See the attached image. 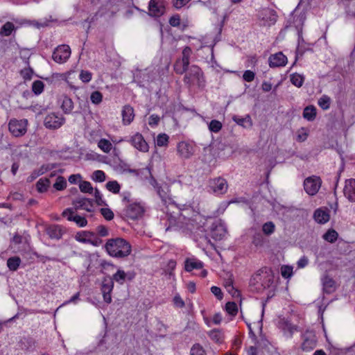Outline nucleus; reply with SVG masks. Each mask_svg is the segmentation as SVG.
Returning a JSON list of instances; mask_svg holds the SVG:
<instances>
[{"label": "nucleus", "mask_w": 355, "mask_h": 355, "mask_svg": "<svg viewBox=\"0 0 355 355\" xmlns=\"http://www.w3.org/2000/svg\"><path fill=\"white\" fill-rule=\"evenodd\" d=\"M316 108L313 105L306 107L303 111V117L309 121H312L316 116Z\"/></svg>", "instance_id": "29"}, {"label": "nucleus", "mask_w": 355, "mask_h": 355, "mask_svg": "<svg viewBox=\"0 0 355 355\" xmlns=\"http://www.w3.org/2000/svg\"><path fill=\"white\" fill-rule=\"evenodd\" d=\"M79 300H80V293H77L74 295H73L69 300H67L64 302H63V304L62 305H60V306H63L69 304L71 303L76 304Z\"/></svg>", "instance_id": "60"}, {"label": "nucleus", "mask_w": 355, "mask_h": 355, "mask_svg": "<svg viewBox=\"0 0 355 355\" xmlns=\"http://www.w3.org/2000/svg\"><path fill=\"white\" fill-rule=\"evenodd\" d=\"M202 263L196 258H187L185 260L184 268L187 271L191 272L193 269H198L202 267Z\"/></svg>", "instance_id": "27"}, {"label": "nucleus", "mask_w": 355, "mask_h": 355, "mask_svg": "<svg viewBox=\"0 0 355 355\" xmlns=\"http://www.w3.org/2000/svg\"><path fill=\"white\" fill-rule=\"evenodd\" d=\"M168 143V136L166 134H159L157 137L156 145L159 147L166 146Z\"/></svg>", "instance_id": "47"}, {"label": "nucleus", "mask_w": 355, "mask_h": 355, "mask_svg": "<svg viewBox=\"0 0 355 355\" xmlns=\"http://www.w3.org/2000/svg\"><path fill=\"white\" fill-rule=\"evenodd\" d=\"M62 216L69 221H73L76 214H74L73 209L72 208H68L63 211Z\"/></svg>", "instance_id": "56"}, {"label": "nucleus", "mask_w": 355, "mask_h": 355, "mask_svg": "<svg viewBox=\"0 0 355 355\" xmlns=\"http://www.w3.org/2000/svg\"><path fill=\"white\" fill-rule=\"evenodd\" d=\"M309 135V130L306 128H301L297 131V141H304Z\"/></svg>", "instance_id": "40"}, {"label": "nucleus", "mask_w": 355, "mask_h": 355, "mask_svg": "<svg viewBox=\"0 0 355 355\" xmlns=\"http://www.w3.org/2000/svg\"><path fill=\"white\" fill-rule=\"evenodd\" d=\"M288 62L287 58L282 52L272 54L269 58L270 67H284Z\"/></svg>", "instance_id": "19"}, {"label": "nucleus", "mask_w": 355, "mask_h": 355, "mask_svg": "<svg viewBox=\"0 0 355 355\" xmlns=\"http://www.w3.org/2000/svg\"><path fill=\"white\" fill-rule=\"evenodd\" d=\"M279 328L283 331L284 336L287 338H291L294 332L297 331L295 326L293 325L287 321H282L280 322Z\"/></svg>", "instance_id": "24"}, {"label": "nucleus", "mask_w": 355, "mask_h": 355, "mask_svg": "<svg viewBox=\"0 0 355 355\" xmlns=\"http://www.w3.org/2000/svg\"><path fill=\"white\" fill-rule=\"evenodd\" d=\"M48 171V166H42L38 170L34 171L28 177V181L31 182L41 175H43Z\"/></svg>", "instance_id": "48"}, {"label": "nucleus", "mask_w": 355, "mask_h": 355, "mask_svg": "<svg viewBox=\"0 0 355 355\" xmlns=\"http://www.w3.org/2000/svg\"><path fill=\"white\" fill-rule=\"evenodd\" d=\"M105 187L109 191L114 194L119 193L121 189L120 184L116 180L107 182L106 183Z\"/></svg>", "instance_id": "33"}, {"label": "nucleus", "mask_w": 355, "mask_h": 355, "mask_svg": "<svg viewBox=\"0 0 355 355\" xmlns=\"http://www.w3.org/2000/svg\"><path fill=\"white\" fill-rule=\"evenodd\" d=\"M331 99L327 95L322 96L318 100L319 106L324 110H327L330 107Z\"/></svg>", "instance_id": "42"}, {"label": "nucleus", "mask_w": 355, "mask_h": 355, "mask_svg": "<svg viewBox=\"0 0 355 355\" xmlns=\"http://www.w3.org/2000/svg\"><path fill=\"white\" fill-rule=\"evenodd\" d=\"M114 288V283L110 277H105L102 282L101 292L104 301L110 304L112 302L111 293Z\"/></svg>", "instance_id": "13"}, {"label": "nucleus", "mask_w": 355, "mask_h": 355, "mask_svg": "<svg viewBox=\"0 0 355 355\" xmlns=\"http://www.w3.org/2000/svg\"><path fill=\"white\" fill-rule=\"evenodd\" d=\"M338 238V233L333 230H328L323 236V239L329 242L333 243Z\"/></svg>", "instance_id": "45"}, {"label": "nucleus", "mask_w": 355, "mask_h": 355, "mask_svg": "<svg viewBox=\"0 0 355 355\" xmlns=\"http://www.w3.org/2000/svg\"><path fill=\"white\" fill-rule=\"evenodd\" d=\"M65 122V119L62 114L56 112H50L47 114L44 119V126L49 130H56L60 128Z\"/></svg>", "instance_id": "5"}, {"label": "nucleus", "mask_w": 355, "mask_h": 355, "mask_svg": "<svg viewBox=\"0 0 355 355\" xmlns=\"http://www.w3.org/2000/svg\"><path fill=\"white\" fill-rule=\"evenodd\" d=\"M323 283V287L326 292L331 293L332 292L335 288V282L334 281L328 277H325L322 279Z\"/></svg>", "instance_id": "35"}, {"label": "nucleus", "mask_w": 355, "mask_h": 355, "mask_svg": "<svg viewBox=\"0 0 355 355\" xmlns=\"http://www.w3.org/2000/svg\"><path fill=\"white\" fill-rule=\"evenodd\" d=\"M317 340L311 333H309L304 336V339L302 345V348L304 351H311L316 347Z\"/></svg>", "instance_id": "20"}, {"label": "nucleus", "mask_w": 355, "mask_h": 355, "mask_svg": "<svg viewBox=\"0 0 355 355\" xmlns=\"http://www.w3.org/2000/svg\"><path fill=\"white\" fill-rule=\"evenodd\" d=\"M14 28H15V26L12 22H6L2 26L0 33L6 36H8L12 33Z\"/></svg>", "instance_id": "51"}, {"label": "nucleus", "mask_w": 355, "mask_h": 355, "mask_svg": "<svg viewBox=\"0 0 355 355\" xmlns=\"http://www.w3.org/2000/svg\"><path fill=\"white\" fill-rule=\"evenodd\" d=\"M254 73L250 70H246L245 71H244L243 75V78L246 82H252L254 79Z\"/></svg>", "instance_id": "61"}, {"label": "nucleus", "mask_w": 355, "mask_h": 355, "mask_svg": "<svg viewBox=\"0 0 355 355\" xmlns=\"http://www.w3.org/2000/svg\"><path fill=\"white\" fill-rule=\"evenodd\" d=\"M177 149L179 155L184 159H188L191 157L195 151L193 144L187 141L180 142L178 144Z\"/></svg>", "instance_id": "14"}, {"label": "nucleus", "mask_w": 355, "mask_h": 355, "mask_svg": "<svg viewBox=\"0 0 355 355\" xmlns=\"http://www.w3.org/2000/svg\"><path fill=\"white\" fill-rule=\"evenodd\" d=\"M226 234L227 229L225 224L220 220L216 221L211 229V237L216 241H220L225 238Z\"/></svg>", "instance_id": "17"}, {"label": "nucleus", "mask_w": 355, "mask_h": 355, "mask_svg": "<svg viewBox=\"0 0 355 355\" xmlns=\"http://www.w3.org/2000/svg\"><path fill=\"white\" fill-rule=\"evenodd\" d=\"M21 263L20 258L17 257H13L9 258L7 261V266L10 270L15 271L17 270Z\"/></svg>", "instance_id": "34"}, {"label": "nucleus", "mask_w": 355, "mask_h": 355, "mask_svg": "<svg viewBox=\"0 0 355 355\" xmlns=\"http://www.w3.org/2000/svg\"><path fill=\"white\" fill-rule=\"evenodd\" d=\"M260 23L263 26H270L277 21V15L273 10L269 8L263 9L259 15Z\"/></svg>", "instance_id": "12"}, {"label": "nucleus", "mask_w": 355, "mask_h": 355, "mask_svg": "<svg viewBox=\"0 0 355 355\" xmlns=\"http://www.w3.org/2000/svg\"><path fill=\"white\" fill-rule=\"evenodd\" d=\"M232 119L239 125H241L245 128H250L252 126V121L249 115H246L245 117L234 116Z\"/></svg>", "instance_id": "28"}, {"label": "nucleus", "mask_w": 355, "mask_h": 355, "mask_svg": "<svg viewBox=\"0 0 355 355\" xmlns=\"http://www.w3.org/2000/svg\"><path fill=\"white\" fill-rule=\"evenodd\" d=\"M315 220L321 224L326 223L329 220V213L327 208H319L316 209L313 214Z\"/></svg>", "instance_id": "21"}, {"label": "nucleus", "mask_w": 355, "mask_h": 355, "mask_svg": "<svg viewBox=\"0 0 355 355\" xmlns=\"http://www.w3.org/2000/svg\"><path fill=\"white\" fill-rule=\"evenodd\" d=\"M343 193L349 201L355 202V179H349L345 181Z\"/></svg>", "instance_id": "18"}, {"label": "nucleus", "mask_w": 355, "mask_h": 355, "mask_svg": "<svg viewBox=\"0 0 355 355\" xmlns=\"http://www.w3.org/2000/svg\"><path fill=\"white\" fill-rule=\"evenodd\" d=\"M173 302L176 306L180 308H182L184 306V302L178 294H176L174 296Z\"/></svg>", "instance_id": "64"}, {"label": "nucleus", "mask_w": 355, "mask_h": 355, "mask_svg": "<svg viewBox=\"0 0 355 355\" xmlns=\"http://www.w3.org/2000/svg\"><path fill=\"white\" fill-rule=\"evenodd\" d=\"M280 272L282 276L284 279H289L293 274V267L288 265H283L281 266Z\"/></svg>", "instance_id": "37"}, {"label": "nucleus", "mask_w": 355, "mask_h": 355, "mask_svg": "<svg viewBox=\"0 0 355 355\" xmlns=\"http://www.w3.org/2000/svg\"><path fill=\"white\" fill-rule=\"evenodd\" d=\"M50 181L48 178H40L36 184L37 191L40 193L47 191L50 187Z\"/></svg>", "instance_id": "31"}, {"label": "nucleus", "mask_w": 355, "mask_h": 355, "mask_svg": "<svg viewBox=\"0 0 355 355\" xmlns=\"http://www.w3.org/2000/svg\"><path fill=\"white\" fill-rule=\"evenodd\" d=\"M33 74V71L31 68H25L21 71V75L25 80H31Z\"/></svg>", "instance_id": "59"}, {"label": "nucleus", "mask_w": 355, "mask_h": 355, "mask_svg": "<svg viewBox=\"0 0 355 355\" xmlns=\"http://www.w3.org/2000/svg\"><path fill=\"white\" fill-rule=\"evenodd\" d=\"M97 146L105 153H110L112 149V143L106 139H101L98 141Z\"/></svg>", "instance_id": "32"}, {"label": "nucleus", "mask_w": 355, "mask_h": 355, "mask_svg": "<svg viewBox=\"0 0 355 355\" xmlns=\"http://www.w3.org/2000/svg\"><path fill=\"white\" fill-rule=\"evenodd\" d=\"M209 187L210 189L217 195L226 193L228 188L227 181L222 178H216L210 180Z\"/></svg>", "instance_id": "11"}, {"label": "nucleus", "mask_w": 355, "mask_h": 355, "mask_svg": "<svg viewBox=\"0 0 355 355\" xmlns=\"http://www.w3.org/2000/svg\"><path fill=\"white\" fill-rule=\"evenodd\" d=\"M94 196L95 201L98 205L102 206L106 205L102 193L97 189L94 190Z\"/></svg>", "instance_id": "54"}, {"label": "nucleus", "mask_w": 355, "mask_h": 355, "mask_svg": "<svg viewBox=\"0 0 355 355\" xmlns=\"http://www.w3.org/2000/svg\"><path fill=\"white\" fill-rule=\"evenodd\" d=\"M274 277L272 272L264 269L255 273L250 279V286L254 290L261 291L273 286Z\"/></svg>", "instance_id": "2"}, {"label": "nucleus", "mask_w": 355, "mask_h": 355, "mask_svg": "<svg viewBox=\"0 0 355 355\" xmlns=\"http://www.w3.org/2000/svg\"><path fill=\"white\" fill-rule=\"evenodd\" d=\"M148 11L150 15L159 17L165 12V5L160 0H150L148 4Z\"/></svg>", "instance_id": "16"}, {"label": "nucleus", "mask_w": 355, "mask_h": 355, "mask_svg": "<svg viewBox=\"0 0 355 355\" xmlns=\"http://www.w3.org/2000/svg\"><path fill=\"white\" fill-rule=\"evenodd\" d=\"M291 82L295 86L300 87L304 83V77L299 73H293L291 76Z\"/></svg>", "instance_id": "43"}, {"label": "nucleus", "mask_w": 355, "mask_h": 355, "mask_svg": "<svg viewBox=\"0 0 355 355\" xmlns=\"http://www.w3.org/2000/svg\"><path fill=\"white\" fill-rule=\"evenodd\" d=\"M73 205L76 210L83 209L89 212L92 210V202L87 198H83L76 199L73 200Z\"/></svg>", "instance_id": "22"}, {"label": "nucleus", "mask_w": 355, "mask_h": 355, "mask_svg": "<svg viewBox=\"0 0 355 355\" xmlns=\"http://www.w3.org/2000/svg\"><path fill=\"white\" fill-rule=\"evenodd\" d=\"M71 49L68 45L58 46L53 53V59L58 63L65 62L70 57Z\"/></svg>", "instance_id": "9"}, {"label": "nucleus", "mask_w": 355, "mask_h": 355, "mask_svg": "<svg viewBox=\"0 0 355 355\" xmlns=\"http://www.w3.org/2000/svg\"><path fill=\"white\" fill-rule=\"evenodd\" d=\"M28 121L26 119H12L8 123V130L15 137L24 136L27 132Z\"/></svg>", "instance_id": "4"}, {"label": "nucleus", "mask_w": 355, "mask_h": 355, "mask_svg": "<svg viewBox=\"0 0 355 355\" xmlns=\"http://www.w3.org/2000/svg\"><path fill=\"white\" fill-rule=\"evenodd\" d=\"M90 99L92 103L97 105L102 101L103 96L101 92L96 91L92 93Z\"/></svg>", "instance_id": "53"}, {"label": "nucleus", "mask_w": 355, "mask_h": 355, "mask_svg": "<svg viewBox=\"0 0 355 355\" xmlns=\"http://www.w3.org/2000/svg\"><path fill=\"white\" fill-rule=\"evenodd\" d=\"M126 279H131L132 277L128 276V274L121 269H118L111 277L113 283L115 282L121 285L125 283Z\"/></svg>", "instance_id": "26"}, {"label": "nucleus", "mask_w": 355, "mask_h": 355, "mask_svg": "<svg viewBox=\"0 0 355 355\" xmlns=\"http://www.w3.org/2000/svg\"><path fill=\"white\" fill-rule=\"evenodd\" d=\"M93 181L97 182H103L106 179L105 173L101 170L94 171L91 176Z\"/></svg>", "instance_id": "39"}, {"label": "nucleus", "mask_w": 355, "mask_h": 355, "mask_svg": "<svg viewBox=\"0 0 355 355\" xmlns=\"http://www.w3.org/2000/svg\"><path fill=\"white\" fill-rule=\"evenodd\" d=\"M275 226L272 222H267L263 225L262 230L264 234L269 235L274 232Z\"/></svg>", "instance_id": "52"}, {"label": "nucleus", "mask_w": 355, "mask_h": 355, "mask_svg": "<svg viewBox=\"0 0 355 355\" xmlns=\"http://www.w3.org/2000/svg\"><path fill=\"white\" fill-rule=\"evenodd\" d=\"M67 187V181L62 176H59L57 178L55 182L53 184V187L57 191H62L64 189Z\"/></svg>", "instance_id": "44"}, {"label": "nucleus", "mask_w": 355, "mask_h": 355, "mask_svg": "<svg viewBox=\"0 0 355 355\" xmlns=\"http://www.w3.org/2000/svg\"><path fill=\"white\" fill-rule=\"evenodd\" d=\"M134 110L130 105L124 106L122 110L123 123L125 125H129L134 119Z\"/></svg>", "instance_id": "25"}, {"label": "nucleus", "mask_w": 355, "mask_h": 355, "mask_svg": "<svg viewBox=\"0 0 355 355\" xmlns=\"http://www.w3.org/2000/svg\"><path fill=\"white\" fill-rule=\"evenodd\" d=\"M225 311L230 315L234 317L238 313V306L235 302H229L225 304Z\"/></svg>", "instance_id": "38"}, {"label": "nucleus", "mask_w": 355, "mask_h": 355, "mask_svg": "<svg viewBox=\"0 0 355 355\" xmlns=\"http://www.w3.org/2000/svg\"><path fill=\"white\" fill-rule=\"evenodd\" d=\"M61 108L64 113H70L73 109V103L72 100L67 96H63L62 98Z\"/></svg>", "instance_id": "30"}, {"label": "nucleus", "mask_w": 355, "mask_h": 355, "mask_svg": "<svg viewBox=\"0 0 355 355\" xmlns=\"http://www.w3.org/2000/svg\"><path fill=\"white\" fill-rule=\"evenodd\" d=\"M191 50L189 47H185L182 51V58L176 61L174 64V70L177 73L182 74L186 72L189 64V58Z\"/></svg>", "instance_id": "7"}, {"label": "nucleus", "mask_w": 355, "mask_h": 355, "mask_svg": "<svg viewBox=\"0 0 355 355\" xmlns=\"http://www.w3.org/2000/svg\"><path fill=\"white\" fill-rule=\"evenodd\" d=\"M223 125L221 122L217 120H212L209 124V130L212 132L217 133L222 129Z\"/></svg>", "instance_id": "50"}, {"label": "nucleus", "mask_w": 355, "mask_h": 355, "mask_svg": "<svg viewBox=\"0 0 355 355\" xmlns=\"http://www.w3.org/2000/svg\"><path fill=\"white\" fill-rule=\"evenodd\" d=\"M77 241L83 243H90L94 245H98V239L93 232L88 231L78 232L75 235Z\"/></svg>", "instance_id": "15"}, {"label": "nucleus", "mask_w": 355, "mask_h": 355, "mask_svg": "<svg viewBox=\"0 0 355 355\" xmlns=\"http://www.w3.org/2000/svg\"><path fill=\"white\" fill-rule=\"evenodd\" d=\"M65 232L64 228L58 225H51L47 229V234L51 239H60Z\"/></svg>", "instance_id": "23"}, {"label": "nucleus", "mask_w": 355, "mask_h": 355, "mask_svg": "<svg viewBox=\"0 0 355 355\" xmlns=\"http://www.w3.org/2000/svg\"><path fill=\"white\" fill-rule=\"evenodd\" d=\"M105 249L109 255L116 258L126 257L132 251L131 245L122 238L109 239L105 244Z\"/></svg>", "instance_id": "1"}, {"label": "nucleus", "mask_w": 355, "mask_h": 355, "mask_svg": "<svg viewBox=\"0 0 355 355\" xmlns=\"http://www.w3.org/2000/svg\"><path fill=\"white\" fill-rule=\"evenodd\" d=\"M211 291L218 300L223 298V295L219 287L214 286L211 288Z\"/></svg>", "instance_id": "63"}, {"label": "nucleus", "mask_w": 355, "mask_h": 355, "mask_svg": "<svg viewBox=\"0 0 355 355\" xmlns=\"http://www.w3.org/2000/svg\"><path fill=\"white\" fill-rule=\"evenodd\" d=\"M144 205L140 202H132L125 209V214L131 219H137L144 213Z\"/></svg>", "instance_id": "10"}, {"label": "nucleus", "mask_w": 355, "mask_h": 355, "mask_svg": "<svg viewBox=\"0 0 355 355\" xmlns=\"http://www.w3.org/2000/svg\"><path fill=\"white\" fill-rule=\"evenodd\" d=\"M189 355H207L204 348L199 344H195L190 350Z\"/></svg>", "instance_id": "49"}, {"label": "nucleus", "mask_w": 355, "mask_h": 355, "mask_svg": "<svg viewBox=\"0 0 355 355\" xmlns=\"http://www.w3.org/2000/svg\"><path fill=\"white\" fill-rule=\"evenodd\" d=\"M128 142L137 150L142 153H147L149 150V146L143 135L139 132L135 133L128 140Z\"/></svg>", "instance_id": "8"}, {"label": "nucleus", "mask_w": 355, "mask_h": 355, "mask_svg": "<svg viewBox=\"0 0 355 355\" xmlns=\"http://www.w3.org/2000/svg\"><path fill=\"white\" fill-rule=\"evenodd\" d=\"M79 78L83 83H88L92 79V73L89 71L83 70L80 71Z\"/></svg>", "instance_id": "58"}, {"label": "nucleus", "mask_w": 355, "mask_h": 355, "mask_svg": "<svg viewBox=\"0 0 355 355\" xmlns=\"http://www.w3.org/2000/svg\"><path fill=\"white\" fill-rule=\"evenodd\" d=\"M44 85L41 80H35L33 83L32 90L36 94H40L44 90Z\"/></svg>", "instance_id": "46"}, {"label": "nucleus", "mask_w": 355, "mask_h": 355, "mask_svg": "<svg viewBox=\"0 0 355 355\" xmlns=\"http://www.w3.org/2000/svg\"><path fill=\"white\" fill-rule=\"evenodd\" d=\"M82 175L80 174H73L69 177V182L71 184L79 183L82 181Z\"/></svg>", "instance_id": "62"}, {"label": "nucleus", "mask_w": 355, "mask_h": 355, "mask_svg": "<svg viewBox=\"0 0 355 355\" xmlns=\"http://www.w3.org/2000/svg\"><path fill=\"white\" fill-rule=\"evenodd\" d=\"M321 184V179L318 176L313 175L304 180V188L309 195L314 196L318 192Z\"/></svg>", "instance_id": "6"}, {"label": "nucleus", "mask_w": 355, "mask_h": 355, "mask_svg": "<svg viewBox=\"0 0 355 355\" xmlns=\"http://www.w3.org/2000/svg\"><path fill=\"white\" fill-rule=\"evenodd\" d=\"M101 213L103 216V217L107 220H110L114 218V213L109 208H102L101 209Z\"/></svg>", "instance_id": "57"}, {"label": "nucleus", "mask_w": 355, "mask_h": 355, "mask_svg": "<svg viewBox=\"0 0 355 355\" xmlns=\"http://www.w3.org/2000/svg\"><path fill=\"white\" fill-rule=\"evenodd\" d=\"M210 338L216 343H220L223 339V334L219 329H213L209 332Z\"/></svg>", "instance_id": "36"}, {"label": "nucleus", "mask_w": 355, "mask_h": 355, "mask_svg": "<svg viewBox=\"0 0 355 355\" xmlns=\"http://www.w3.org/2000/svg\"><path fill=\"white\" fill-rule=\"evenodd\" d=\"M184 81L189 85H197L198 87L205 85V78L202 70L196 65H192L187 71Z\"/></svg>", "instance_id": "3"}, {"label": "nucleus", "mask_w": 355, "mask_h": 355, "mask_svg": "<svg viewBox=\"0 0 355 355\" xmlns=\"http://www.w3.org/2000/svg\"><path fill=\"white\" fill-rule=\"evenodd\" d=\"M78 227H84L87 225V220L83 216L76 214L73 220Z\"/></svg>", "instance_id": "55"}, {"label": "nucleus", "mask_w": 355, "mask_h": 355, "mask_svg": "<svg viewBox=\"0 0 355 355\" xmlns=\"http://www.w3.org/2000/svg\"><path fill=\"white\" fill-rule=\"evenodd\" d=\"M79 189L81 192L86 193H92L94 189L92 184L88 181H81L79 184Z\"/></svg>", "instance_id": "41"}]
</instances>
